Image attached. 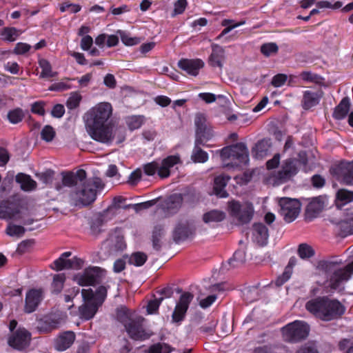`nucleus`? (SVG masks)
<instances>
[{
    "label": "nucleus",
    "mask_w": 353,
    "mask_h": 353,
    "mask_svg": "<svg viewBox=\"0 0 353 353\" xmlns=\"http://www.w3.org/2000/svg\"><path fill=\"white\" fill-rule=\"evenodd\" d=\"M225 60V50L223 47L217 44L212 46V53L209 58L210 64L213 67L221 68Z\"/></svg>",
    "instance_id": "obj_27"
},
{
    "label": "nucleus",
    "mask_w": 353,
    "mask_h": 353,
    "mask_svg": "<svg viewBox=\"0 0 353 353\" xmlns=\"http://www.w3.org/2000/svg\"><path fill=\"white\" fill-rule=\"evenodd\" d=\"M143 119L141 116H131L126 119V123L130 130L139 128L143 124Z\"/></svg>",
    "instance_id": "obj_50"
},
{
    "label": "nucleus",
    "mask_w": 353,
    "mask_h": 353,
    "mask_svg": "<svg viewBox=\"0 0 353 353\" xmlns=\"http://www.w3.org/2000/svg\"><path fill=\"white\" fill-rule=\"evenodd\" d=\"M86 172L83 170H79L75 173L68 172L63 174V184L68 187H77L86 179Z\"/></svg>",
    "instance_id": "obj_21"
},
{
    "label": "nucleus",
    "mask_w": 353,
    "mask_h": 353,
    "mask_svg": "<svg viewBox=\"0 0 353 353\" xmlns=\"http://www.w3.org/2000/svg\"><path fill=\"white\" fill-rule=\"evenodd\" d=\"M16 181L20 183L21 188L25 191L32 190L37 185V183L30 176L22 173L17 175Z\"/></svg>",
    "instance_id": "obj_32"
},
{
    "label": "nucleus",
    "mask_w": 353,
    "mask_h": 353,
    "mask_svg": "<svg viewBox=\"0 0 353 353\" xmlns=\"http://www.w3.org/2000/svg\"><path fill=\"white\" fill-rule=\"evenodd\" d=\"M230 179V176L225 174L219 175L214 179V192L220 198H225L228 194L225 190V188Z\"/></svg>",
    "instance_id": "obj_28"
},
{
    "label": "nucleus",
    "mask_w": 353,
    "mask_h": 353,
    "mask_svg": "<svg viewBox=\"0 0 353 353\" xmlns=\"http://www.w3.org/2000/svg\"><path fill=\"white\" fill-rule=\"evenodd\" d=\"M192 228L187 221L179 222L173 231V238L176 242L183 241L192 234Z\"/></svg>",
    "instance_id": "obj_26"
},
{
    "label": "nucleus",
    "mask_w": 353,
    "mask_h": 353,
    "mask_svg": "<svg viewBox=\"0 0 353 353\" xmlns=\"http://www.w3.org/2000/svg\"><path fill=\"white\" fill-rule=\"evenodd\" d=\"M296 263V258L292 257L290 259L289 262L284 270V272L281 275L278 276L275 281V284L276 286L282 285L290 279L293 272V268L295 266Z\"/></svg>",
    "instance_id": "obj_29"
},
{
    "label": "nucleus",
    "mask_w": 353,
    "mask_h": 353,
    "mask_svg": "<svg viewBox=\"0 0 353 353\" xmlns=\"http://www.w3.org/2000/svg\"><path fill=\"white\" fill-rule=\"evenodd\" d=\"M92 294V290H83L81 292V295L84 301V304L79 307V314L81 319H84L85 320H89L92 319L97 311L98 310L100 305H98L97 303L93 299L90 298Z\"/></svg>",
    "instance_id": "obj_10"
},
{
    "label": "nucleus",
    "mask_w": 353,
    "mask_h": 353,
    "mask_svg": "<svg viewBox=\"0 0 353 353\" xmlns=\"http://www.w3.org/2000/svg\"><path fill=\"white\" fill-rule=\"evenodd\" d=\"M287 79V75L284 74H278L272 78V84L276 88H279L285 84Z\"/></svg>",
    "instance_id": "obj_59"
},
{
    "label": "nucleus",
    "mask_w": 353,
    "mask_h": 353,
    "mask_svg": "<svg viewBox=\"0 0 353 353\" xmlns=\"http://www.w3.org/2000/svg\"><path fill=\"white\" fill-rule=\"evenodd\" d=\"M316 7L319 8L338 9L342 7L343 3L341 1H336L334 4L327 1H319L316 3Z\"/></svg>",
    "instance_id": "obj_57"
},
{
    "label": "nucleus",
    "mask_w": 353,
    "mask_h": 353,
    "mask_svg": "<svg viewBox=\"0 0 353 353\" xmlns=\"http://www.w3.org/2000/svg\"><path fill=\"white\" fill-rule=\"evenodd\" d=\"M54 172L52 170H48L43 172L37 174L38 179L43 183L48 185L53 181Z\"/></svg>",
    "instance_id": "obj_52"
},
{
    "label": "nucleus",
    "mask_w": 353,
    "mask_h": 353,
    "mask_svg": "<svg viewBox=\"0 0 353 353\" xmlns=\"http://www.w3.org/2000/svg\"><path fill=\"white\" fill-rule=\"evenodd\" d=\"M55 135L56 132L54 129L49 125H45L41 131V137L43 141L46 142L52 141L54 139Z\"/></svg>",
    "instance_id": "obj_47"
},
{
    "label": "nucleus",
    "mask_w": 353,
    "mask_h": 353,
    "mask_svg": "<svg viewBox=\"0 0 353 353\" xmlns=\"http://www.w3.org/2000/svg\"><path fill=\"white\" fill-rule=\"evenodd\" d=\"M103 188V183L99 177L85 179L72 189L70 194V200L76 206L88 205L96 200L97 192Z\"/></svg>",
    "instance_id": "obj_3"
},
{
    "label": "nucleus",
    "mask_w": 353,
    "mask_h": 353,
    "mask_svg": "<svg viewBox=\"0 0 353 353\" xmlns=\"http://www.w3.org/2000/svg\"><path fill=\"white\" fill-rule=\"evenodd\" d=\"M280 213L288 223L294 221L301 211V203L296 199L288 197L281 198L279 201Z\"/></svg>",
    "instance_id": "obj_8"
},
{
    "label": "nucleus",
    "mask_w": 353,
    "mask_h": 353,
    "mask_svg": "<svg viewBox=\"0 0 353 353\" xmlns=\"http://www.w3.org/2000/svg\"><path fill=\"white\" fill-rule=\"evenodd\" d=\"M81 10V6L77 4H72L69 3H63L60 6V10L62 12L69 11L70 13H77Z\"/></svg>",
    "instance_id": "obj_58"
},
{
    "label": "nucleus",
    "mask_w": 353,
    "mask_h": 353,
    "mask_svg": "<svg viewBox=\"0 0 353 353\" xmlns=\"http://www.w3.org/2000/svg\"><path fill=\"white\" fill-rule=\"evenodd\" d=\"M107 294V290L103 286H100L95 293L92 290V294L90 295L93 300L98 303V305H101L103 302L104 301Z\"/></svg>",
    "instance_id": "obj_48"
},
{
    "label": "nucleus",
    "mask_w": 353,
    "mask_h": 353,
    "mask_svg": "<svg viewBox=\"0 0 353 353\" xmlns=\"http://www.w3.org/2000/svg\"><path fill=\"white\" fill-rule=\"evenodd\" d=\"M267 151V143L265 141H259L253 149V152H255L256 158L263 157L266 155Z\"/></svg>",
    "instance_id": "obj_53"
},
{
    "label": "nucleus",
    "mask_w": 353,
    "mask_h": 353,
    "mask_svg": "<svg viewBox=\"0 0 353 353\" xmlns=\"http://www.w3.org/2000/svg\"><path fill=\"white\" fill-rule=\"evenodd\" d=\"M350 103L347 97L343 98L335 108L333 117L338 120L344 119L350 111Z\"/></svg>",
    "instance_id": "obj_30"
},
{
    "label": "nucleus",
    "mask_w": 353,
    "mask_h": 353,
    "mask_svg": "<svg viewBox=\"0 0 353 353\" xmlns=\"http://www.w3.org/2000/svg\"><path fill=\"white\" fill-rule=\"evenodd\" d=\"M298 254L302 259H307L314 255V249L307 243H301L298 248Z\"/></svg>",
    "instance_id": "obj_41"
},
{
    "label": "nucleus",
    "mask_w": 353,
    "mask_h": 353,
    "mask_svg": "<svg viewBox=\"0 0 353 353\" xmlns=\"http://www.w3.org/2000/svg\"><path fill=\"white\" fill-rule=\"evenodd\" d=\"M164 234V230L162 225H158L154 227L152 233V245L153 248L159 250L161 248V239Z\"/></svg>",
    "instance_id": "obj_39"
},
{
    "label": "nucleus",
    "mask_w": 353,
    "mask_h": 353,
    "mask_svg": "<svg viewBox=\"0 0 353 353\" xmlns=\"http://www.w3.org/2000/svg\"><path fill=\"white\" fill-rule=\"evenodd\" d=\"M305 307L316 317L326 321L337 319L345 312V307L339 301L325 297L309 301Z\"/></svg>",
    "instance_id": "obj_2"
},
{
    "label": "nucleus",
    "mask_w": 353,
    "mask_h": 353,
    "mask_svg": "<svg viewBox=\"0 0 353 353\" xmlns=\"http://www.w3.org/2000/svg\"><path fill=\"white\" fill-rule=\"evenodd\" d=\"M163 297H161L159 299H154L152 301H150L148 305V312L149 314H154L155 313L158 309L159 307L163 301Z\"/></svg>",
    "instance_id": "obj_62"
},
{
    "label": "nucleus",
    "mask_w": 353,
    "mask_h": 353,
    "mask_svg": "<svg viewBox=\"0 0 353 353\" xmlns=\"http://www.w3.org/2000/svg\"><path fill=\"white\" fill-rule=\"evenodd\" d=\"M319 267L325 272L332 273L329 280V285L332 289H337L342 283L348 281L353 273V261L343 269H336V263L323 261Z\"/></svg>",
    "instance_id": "obj_5"
},
{
    "label": "nucleus",
    "mask_w": 353,
    "mask_h": 353,
    "mask_svg": "<svg viewBox=\"0 0 353 353\" xmlns=\"http://www.w3.org/2000/svg\"><path fill=\"white\" fill-rule=\"evenodd\" d=\"M24 117L23 112L20 108H16L10 111L8 114V118L10 123L13 124L21 122Z\"/></svg>",
    "instance_id": "obj_49"
},
{
    "label": "nucleus",
    "mask_w": 353,
    "mask_h": 353,
    "mask_svg": "<svg viewBox=\"0 0 353 353\" xmlns=\"http://www.w3.org/2000/svg\"><path fill=\"white\" fill-rule=\"evenodd\" d=\"M101 270L99 268H89L83 272L74 275V281L79 285H92L97 283L100 278Z\"/></svg>",
    "instance_id": "obj_12"
},
{
    "label": "nucleus",
    "mask_w": 353,
    "mask_h": 353,
    "mask_svg": "<svg viewBox=\"0 0 353 353\" xmlns=\"http://www.w3.org/2000/svg\"><path fill=\"white\" fill-rule=\"evenodd\" d=\"M31 46L29 44L19 42L16 44L14 52L17 54H23L28 52Z\"/></svg>",
    "instance_id": "obj_61"
},
{
    "label": "nucleus",
    "mask_w": 353,
    "mask_h": 353,
    "mask_svg": "<svg viewBox=\"0 0 353 353\" xmlns=\"http://www.w3.org/2000/svg\"><path fill=\"white\" fill-rule=\"evenodd\" d=\"M75 339V334L72 331L61 332L54 340V348L60 352L65 351L71 347Z\"/></svg>",
    "instance_id": "obj_18"
},
{
    "label": "nucleus",
    "mask_w": 353,
    "mask_h": 353,
    "mask_svg": "<svg viewBox=\"0 0 353 353\" xmlns=\"http://www.w3.org/2000/svg\"><path fill=\"white\" fill-rule=\"evenodd\" d=\"M309 332V325L302 321H294L282 328L283 338L289 342H297L305 339Z\"/></svg>",
    "instance_id": "obj_7"
},
{
    "label": "nucleus",
    "mask_w": 353,
    "mask_h": 353,
    "mask_svg": "<svg viewBox=\"0 0 353 353\" xmlns=\"http://www.w3.org/2000/svg\"><path fill=\"white\" fill-rule=\"evenodd\" d=\"M144 172L148 176H152L159 172V162L153 161L143 166Z\"/></svg>",
    "instance_id": "obj_56"
},
{
    "label": "nucleus",
    "mask_w": 353,
    "mask_h": 353,
    "mask_svg": "<svg viewBox=\"0 0 353 353\" xmlns=\"http://www.w3.org/2000/svg\"><path fill=\"white\" fill-rule=\"evenodd\" d=\"M23 226L10 223L6 228V233L10 236L21 237L25 233Z\"/></svg>",
    "instance_id": "obj_45"
},
{
    "label": "nucleus",
    "mask_w": 353,
    "mask_h": 353,
    "mask_svg": "<svg viewBox=\"0 0 353 353\" xmlns=\"http://www.w3.org/2000/svg\"><path fill=\"white\" fill-rule=\"evenodd\" d=\"M269 232L268 228L263 223H255L253 225L252 239L259 245H265L268 243Z\"/></svg>",
    "instance_id": "obj_24"
},
{
    "label": "nucleus",
    "mask_w": 353,
    "mask_h": 353,
    "mask_svg": "<svg viewBox=\"0 0 353 353\" xmlns=\"http://www.w3.org/2000/svg\"><path fill=\"white\" fill-rule=\"evenodd\" d=\"M81 100V96L77 92H73L71 94L70 97L68 98L66 105L67 108L73 110L77 108L79 105V103Z\"/></svg>",
    "instance_id": "obj_54"
},
{
    "label": "nucleus",
    "mask_w": 353,
    "mask_h": 353,
    "mask_svg": "<svg viewBox=\"0 0 353 353\" xmlns=\"http://www.w3.org/2000/svg\"><path fill=\"white\" fill-rule=\"evenodd\" d=\"M297 161L296 159H287L281 165V169L275 175L274 183H281L290 179L297 173Z\"/></svg>",
    "instance_id": "obj_13"
},
{
    "label": "nucleus",
    "mask_w": 353,
    "mask_h": 353,
    "mask_svg": "<svg viewBox=\"0 0 353 353\" xmlns=\"http://www.w3.org/2000/svg\"><path fill=\"white\" fill-rule=\"evenodd\" d=\"M225 217V214L223 212L213 210L209 211L203 214V221L206 223H210L214 222H219L223 221Z\"/></svg>",
    "instance_id": "obj_34"
},
{
    "label": "nucleus",
    "mask_w": 353,
    "mask_h": 353,
    "mask_svg": "<svg viewBox=\"0 0 353 353\" xmlns=\"http://www.w3.org/2000/svg\"><path fill=\"white\" fill-rule=\"evenodd\" d=\"M221 158L225 168H239L249 162L248 150L243 143L223 148L221 150Z\"/></svg>",
    "instance_id": "obj_4"
},
{
    "label": "nucleus",
    "mask_w": 353,
    "mask_h": 353,
    "mask_svg": "<svg viewBox=\"0 0 353 353\" xmlns=\"http://www.w3.org/2000/svg\"><path fill=\"white\" fill-rule=\"evenodd\" d=\"M113 108L108 102H100L90 108L83 119L86 130L94 141L109 145L113 141V127L108 123Z\"/></svg>",
    "instance_id": "obj_1"
},
{
    "label": "nucleus",
    "mask_w": 353,
    "mask_h": 353,
    "mask_svg": "<svg viewBox=\"0 0 353 353\" xmlns=\"http://www.w3.org/2000/svg\"><path fill=\"white\" fill-rule=\"evenodd\" d=\"M229 210L230 214L241 223L250 222L254 214L253 206L250 203L240 204L237 201H232L229 203Z\"/></svg>",
    "instance_id": "obj_9"
},
{
    "label": "nucleus",
    "mask_w": 353,
    "mask_h": 353,
    "mask_svg": "<svg viewBox=\"0 0 353 353\" xmlns=\"http://www.w3.org/2000/svg\"><path fill=\"white\" fill-rule=\"evenodd\" d=\"M21 216L17 206L9 201L0 202V219L5 220H16L21 219Z\"/></svg>",
    "instance_id": "obj_17"
},
{
    "label": "nucleus",
    "mask_w": 353,
    "mask_h": 353,
    "mask_svg": "<svg viewBox=\"0 0 353 353\" xmlns=\"http://www.w3.org/2000/svg\"><path fill=\"white\" fill-rule=\"evenodd\" d=\"M22 33L20 30L15 28H5L1 31V37L3 40L12 42L15 41Z\"/></svg>",
    "instance_id": "obj_36"
},
{
    "label": "nucleus",
    "mask_w": 353,
    "mask_h": 353,
    "mask_svg": "<svg viewBox=\"0 0 353 353\" xmlns=\"http://www.w3.org/2000/svg\"><path fill=\"white\" fill-rule=\"evenodd\" d=\"M92 43H93V39H92V37H90L89 35H85V36L83 37L81 39V44H80L81 48L83 50H85V51L88 50H90Z\"/></svg>",
    "instance_id": "obj_63"
},
{
    "label": "nucleus",
    "mask_w": 353,
    "mask_h": 353,
    "mask_svg": "<svg viewBox=\"0 0 353 353\" xmlns=\"http://www.w3.org/2000/svg\"><path fill=\"white\" fill-rule=\"evenodd\" d=\"M187 4L188 3L186 0L176 1L174 5V15L182 14L184 12Z\"/></svg>",
    "instance_id": "obj_60"
},
{
    "label": "nucleus",
    "mask_w": 353,
    "mask_h": 353,
    "mask_svg": "<svg viewBox=\"0 0 353 353\" xmlns=\"http://www.w3.org/2000/svg\"><path fill=\"white\" fill-rule=\"evenodd\" d=\"M353 201V192L345 189L339 190L336 194L337 208H342L344 205Z\"/></svg>",
    "instance_id": "obj_31"
},
{
    "label": "nucleus",
    "mask_w": 353,
    "mask_h": 353,
    "mask_svg": "<svg viewBox=\"0 0 353 353\" xmlns=\"http://www.w3.org/2000/svg\"><path fill=\"white\" fill-rule=\"evenodd\" d=\"M245 299L248 302H253L258 299L259 296V290L256 287H252L246 289L244 292Z\"/></svg>",
    "instance_id": "obj_55"
},
{
    "label": "nucleus",
    "mask_w": 353,
    "mask_h": 353,
    "mask_svg": "<svg viewBox=\"0 0 353 353\" xmlns=\"http://www.w3.org/2000/svg\"><path fill=\"white\" fill-rule=\"evenodd\" d=\"M323 93L321 90H305L303 92L302 106L305 110H309L319 104Z\"/></svg>",
    "instance_id": "obj_22"
},
{
    "label": "nucleus",
    "mask_w": 353,
    "mask_h": 353,
    "mask_svg": "<svg viewBox=\"0 0 353 353\" xmlns=\"http://www.w3.org/2000/svg\"><path fill=\"white\" fill-rule=\"evenodd\" d=\"M117 317L123 324L130 337L134 340L143 341L149 338L139 321L132 319L131 314L125 309H121L117 313Z\"/></svg>",
    "instance_id": "obj_6"
},
{
    "label": "nucleus",
    "mask_w": 353,
    "mask_h": 353,
    "mask_svg": "<svg viewBox=\"0 0 353 353\" xmlns=\"http://www.w3.org/2000/svg\"><path fill=\"white\" fill-rule=\"evenodd\" d=\"M38 63L41 68L40 78H50L56 76L57 73L52 71L51 64L48 60L40 59Z\"/></svg>",
    "instance_id": "obj_35"
},
{
    "label": "nucleus",
    "mask_w": 353,
    "mask_h": 353,
    "mask_svg": "<svg viewBox=\"0 0 353 353\" xmlns=\"http://www.w3.org/2000/svg\"><path fill=\"white\" fill-rule=\"evenodd\" d=\"M343 181L347 185H353V165H350L344 173Z\"/></svg>",
    "instance_id": "obj_64"
},
{
    "label": "nucleus",
    "mask_w": 353,
    "mask_h": 353,
    "mask_svg": "<svg viewBox=\"0 0 353 353\" xmlns=\"http://www.w3.org/2000/svg\"><path fill=\"white\" fill-rule=\"evenodd\" d=\"M278 50V46L275 43H267L262 45L261 47V52L265 57H270L276 54Z\"/></svg>",
    "instance_id": "obj_51"
},
{
    "label": "nucleus",
    "mask_w": 353,
    "mask_h": 353,
    "mask_svg": "<svg viewBox=\"0 0 353 353\" xmlns=\"http://www.w3.org/2000/svg\"><path fill=\"white\" fill-rule=\"evenodd\" d=\"M147 260V256L143 252L133 253L129 258V263L135 266L143 265Z\"/></svg>",
    "instance_id": "obj_44"
},
{
    "label": "nucleus",
    "mask_w": 353,
    "mask_h": 353,
    "mask_svg": "<svg viewBox=\"0 0 353 353\" xmlns=\"http://www.w3.org/2000/svg\"><path fill=\"white\" fill-rule=\"evenodd\" d=\"M178 66L188 74L195 77L204 66V63L199 59H181L179 61Z\"/></svg>",
    "instance_id": "obj_19"
},
{
    "label": "nucleus",
    "mask_w": 353,
    "mask_h": 353,
    "mask_svg": "<svg viewBox=\"0 0 353 353\" xmlns=\"http://www.w3.org/2000/svg\"><path fill=\"white\" fill-rule=\"evenodd\" d=\"M245 261V252L243 250H237L234 252L233 257L228 261V263L233 268H236L243 264Z\"/></svg>",
    "instance_id": "obj_42"
},
{
    "label": "nucleus",
    "mask_w": 353,
    "mask_h": 353,
    "mask_svg": "<svg viewBox=\"0 0 353 353\" xmlns=\"http://www.w3.org/2000/svg\"><path fill=\"white\" fill-rule=\"evenodd\" d=\"M193 297V294L190 292H185L181 294L172 314V321L173 323H179L184 319L189 305L192 301Z\"/></svg>",
    "instance_id": "obj_11"
},
{
    "label": "nucleus",
    "mask_w": 353,
    "mask_h": 353,
    "mask_svg": "<svg viewBox=\"0 0 353 353\" xmlns=\"http://www.w3.org/2000/svg\"><path fill=\"white\" fill-rule=\"evenodd\" d=\"M183 198L179 194H174L171 195L166 203L167 208L171 212H174L178 210L182 203Z\"/></svg>",
    "instance_id": "obj_37"
},
{
    "label": "nucleus",
    "mask_w": 353,
    "mask_h": 353,
    "mask_svg": "<svg viewBox=\"0 0 353 353\" xmlns=\"http://www.w3.org/2000/svg\"><path fill=\"white\" fill-rule=\"evenodd\" d=\"M326 197L317 196L310 199L306 207V216L310 219L315 218L325 207Z\"/></svg>",
    "instance_id": "obj_16"
},
{
    "label": "nucleus",
    "mask_w": 353,
    "mask_h": 353,
    "mask_svg": "<svg viewBox=\"0 0 353 353\" xmlns=\"http://www.w3.org/2000/svg\"><path fill=\"white\" fill-rule=\"evenodd\" d=\"M194 123L196 128V144L199 142H203L204 141L210 139L212 137L211 129L208 124L206 117L203 114H196L194 119Z\"/></svg>",
    "instance_id": "obj_14"
},
{
    "label": "nucleus",
    "mask_w": 353,
    "mask_h": 353,
    "mask_svg": "<svg viewBox=\"0 0 353 353\" xmlns=\"http://www.w3.org/2000/svg\"><path fill=\"white\" fill-rule=\"evenodd\" d=\"M30 341V334L25 329H19L8 339V344L14 349L22 350L27 347Z\"/></svg>",
    "instance_id": "obj_15"
},
{
    "label": "nucleus",
    "mask_w": 353,
    "mask_h": 353,
    "mask_svg": "<svg viewBox=\"0 0 353 353\" xmlns=\"http://www.w3.org/2000/svg\"><path fill=\"white\" fill-rule=\"evenodd\" d=\"M109 241L115 250H123L125 248V243L122 236L112 235L109 239Z\"/></svg>",
    "instance_id": "obj_46"
},
{
    "label": "nucleus",
    "mask_w": 353,
    "mask_h": 353,
    "mask_svg": "<svg viewBox=\"0 0 353 353\" xmlns=\"http://www.w3.org/2000/svg\"><path fill=\"white\" fill-rule=\"evenodd\" d=\"M202 143L199 142L196 144V140L195 141V145L191 154V159L194 163H203L208 160V153L199 147V145Z\"/></svg>",
    "instance_id": "obj_33"
},
{
    "label": "nucleus",
    "mask_w": 353,
    "mask_h": 353,
    "mask_svg": "<svg viewBox=\"0 0 353 353\" xmlns=\"http://www.w3.org/2000/svg\"><path fill=\"white\" fill-rule=\"evenodd\" d=\"M42 299V292L40 290H30L26 296L25 311L27 313L34 312Z\"/></svg>",
    "instance_id": "obj_23"
},
{
    "label": "nucleus",
    "mask_w": 353,
    "mask_h": 353,
    "mask_svg": "<svg viewBox=\"0 0 353 353\" xmlns=\"http://www.w3.org/2000/svg\"><path fill=\"white\" fill-rule=\"evenodd\" d=\"M117 34L120 37L122 43L125 46H132L140 43V39L138 37H132L125 31L118 30Z\"/></svg>",
    "instance_id": "obj_38"
},
{
    "label": "nucleus",
    "mask_w": 353,
    "mask_h": 353,
    "mask_svg": "<svg viewBox=\"0 0 353 353\" xmlns=\"http://www.w3.org/2000/svg\"><path fill=\"white\" fill-rule=\"evenodd\" d=\"M172 349L170 345L164 343H157L148 347L145 353H170Z\"/></svg>",
    "instance_id": "obj_40"
},
{
    "label": "nucleus",
    "mask_w": 353,
    "mask_h": 353,
    "mask_svg": "<svg viewBox=\"0 0 353 353\" xmlns=\"http://www.w3.org/2000/svg\"><path fill=\"white\" fill-rule=\"evenodd\" d=\"M181 159L179 155H170L159 162L158 175L161 178H167L170 174V169L174 165L180 163Z\"/></svg>",
    "instance_id": "obj_20"
},
{
    "label": "nucleus",
    "mask_w": 353,
    "mask_h": 353,
    "mask_svg": "<svg viewBox=\"0 0 353 353\" xmlns=\"http://www.w3.org/2000/svg\"><path fill=\"white\" fill-rule=\"evenodd\" d=\"M65 280V276L64 274H58L54 276L52 283L53 292L59 293L61 291Z\"/></svg>",
    "instance_id": "obj_43"
},
{
    "label": "nucleus",
    "mask_w": 353,
    "mask_h": 353,
    "mask_svg": "<svg viewBox=\"0 0 353 353\" xmlns=\"http://www.w3.org/2000/svg\"><path fill=\"white\" fill-rule=\"evenodd\" d=\"M82 264L83 261L80 259L73 258L72 259H65L60 256L54 261L52 268L59 271L63 269L79 268Z\"/></svg>",
    "instance_id": "obj_25"
}]
</instances>
